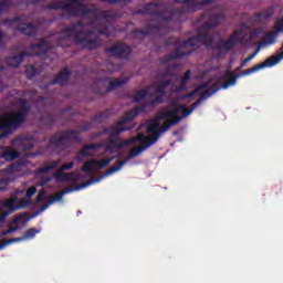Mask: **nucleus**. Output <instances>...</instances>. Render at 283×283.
Masks as SVG:
<instances>
[{"instance_id":"nucleus-1","label":"nucleus","mask_w":283,"mask_h":283,"mask_svg":"<svg viewBox=\"0 0 283 283\" xmlns=\"http://www.w3.org/2000/svg\"><path fill=\"white\" fill-rule=\"evenodd\" d=\"M235 85V76L233 73L228 72L224 77H212L207 84L199 86L195 91H190V94L180 93L170 104L159 111L154 119L148 120L142 129H145L146 134H139L135 138L124 140L119 147H127V145H134L136 147L129 154L130 158H136L139 154H143L147 147H151L164 132H167L171 125L180 123L185 116H189L193 108L187 109V103L193 101L196 94L201 98H207L211 94H216L218 90H228Z\"/></svg>"},{"instance_id":"nucleus-2","label":"nucleus","mask_w":283,"mask_h":283,"mask_svg":"<svg viewBox=\"0 0 283 283\" xmlns=\"http://www.w3.org/2000/svg\"><path fill=\"white\" fill-rule=\"evenodd\" d=\"M260 39H263L261 41V43L259 44L256 51L251 54L250 56H248L245 60L242 61L241 65L244 66L247 65V63H249V61H253V59H255V56H258V52H260L261 48H266V45H273V43H275V34L273 33H269V34H264V31H262L261 29H256L254 31L250 32V36L247 38L244 36V32H235L230 40L224 44V48L227 50H229V48H231V45H234V43H238L239 41H260Z\"/></svg>"},{"instance_id":"nucleus-3","label":"nucleus","mask_w":283,"mask_h":283,"mask_svg":"<svg viewBox=\"0 0 283 283\" xmlns=\"http://www.w3.org/2000/svg\"><path fill=\"white\" fill-rule=\"evenodd\" d=\"M25 207H28V203L23 198H19V196H13L7 199L0 209V222H3L13 211L25 209Z\"/></svg>"},{"instance_id":"nucleus-4","label":"nucleus","mask_w":283,"mask_h":283,"mask_svg":"<svg viewBox=\"0 0 283 283\" xmlns=\"http://www.w3.org/2000/svg\"><path fill=\"white\" fill-rule=\"evenodd\" d=\"M25 115L21 113H10L0 116V129L1 127H17L19 123H23Z\"/></svg>"},{"instance_id":"nucleus-5","label":"nucleus","mask_w":283,"mask_h":283,"mask_svg":"<svg viewBox=\"0 0 283 283\" xmlns=\"http://www.w3.org/2000/svg\"><path fill=\"white\" fill-rule=\"evenodd\" d=\"M74 167V163H69L63 165L59 171L55 174V180L57 182H65V180H76V174H65L67 169H72Z\"/></svg>"},{"instance_id":"nucleus-6","label":"nucleus","mask_w":283,"mask_h":283,"mask_svg":"<svg viewBox=\"0 0 283 283\" xmlns=\"http://www.w3.org/2000/svg\"><path fill=\"white\" fill-rule=\"evenodd\" d=\"M111 161H112L111 159L102 160V161L91 160L84 164L82 171L94 174V171H98V169H103V167H106V165H109Z\"/></svg>"},{"instance_id":"nucleus-7","label":"nucleus","mask_w":283,"mask_h":283,"mask_svg":"<svg viewBox=\"0 0 283 283\" xmlns=\"http://www.w3.org/2000/svg\"><path fill=\"white\" fill-rule=\"evenodd\" d=\"M28 224V217L23 214H19L14 217L13 221L11 222L12 229H23Z\"/></svg>"},{"instance_id":"nucleus-8","label":"nucleus","mask_w":283,"mask_h":283,"mask_svg":"<svg viewBox=\"0 0 283 283\" xmlns=\"http://www.w3.org/2000/svg\"><path fill=\"white\" fill-rule=\"evenodd\" d=\"M71 191L72 190H63L60 193L51 196L48 203L42 208V211H45V209H48L50 205H54V202H61V199L63 198V196H65V193H70Z\"/></svg>"},{"instance_id":"nucleus-9","label":"nucleus","mask_w":283,"mask_h":283,"mask_svg":"<svg viewBox=\"0 0 283 283\" xmlns=\"http://www.w3.org/2000/svg\"><path fill=\"white\" fill-rule=\"evenodd\" d=\"M156 92H158V87H156V86H151L144 91H139L137 93V101H140L142 98H147V96H149V94H156Z\"/></svg>"},{"instance_id":"nucleus-10","label":"nucleus","mask_w":283,"mask_h":283,"mask_svg":"<svg viewBox=\"0 0 283 283\" xmlns=\"http://www.w3.org/2000/svg\"><path fill=\"white\" fill-rule=\"evenodd\" d=\"M34 193H36V187H30L27 190V195L25 197H23V201L27 203V207H30L32 205V196H34Z\"/></svg>"},{"instance_id":"nucleus-11","label":"nucleus","mask_w":283,"mask_h":283,"mask_svg":"<svg viewBox=\"0 0 283 283\" xmlns=\"http://www.w3.org/2000/svg\"><path fill=\"white\" fill-rule=\"evenodd\" d=\"M134 117V115H132L130 117H126L124 120L119 122L114 130L113 134H120V132H125L127 128L124 127L125 123H127V120H132V118Z\"/></svg>"},{"instance_id":"nucleus-12","label":"nucleus","mask_w":283,"mask_h":283,"mask_svg":"<svg viewBox=\"0 0 283 283\" xmlns=\"http://www.w3.org/2000/svg\"><path fill=\"white\" fill-rule=\"evenodd\" d=\"M17 171H19V166H13L11 168H9L8 170L2 172V176L4 178H9L10 180H12V178H14V176H19V174H17Z\"/></svg>"},{"instance_id":"nucleus-13","label":"nucleus","mask_w":283,"mask_h":283,"mask_svg":"<svg viewBox=\"0 0 283 283\" xmlns=\"http://www.w3.org/2000/svg\"><path fill=\"white\" fill-rule=\"evenodd\" d=\"M19 157V153H17V150L14 149H7L3 154H2V158H4V160H14V158Z\"/></svg>"},{"instance_id":"nucleus-14","label":"nucleus","mask_w":283,"mask_h":283,"mask_svg":"<svg viewBox=\"0 0 283 283\" xmlns=\"http://www.w3.org/2000/svg\"><path fill=\"white\" fill-rule=\"evenodd\" d=\"M36 233H41V230L31 229V230L27 231V233L24 234L22 240H32V238H34V235H36Z\"/></svg>"},{"instance_id":"nucleus-15","label":"nucleus","mask_w":283,"mask_h":283,"mask_svg":"<svg viewBox=\"0 0 283 283\" xmlns=\"http://www.w3.org/2000/svg\"><path fill=\"white\" fill-rule=\"evenodd\" d=\"M123 165H125V161L119 163L116 167L111 168L107 172L106 176H112V174H116V171H120L123 168Z\"/></svg>"},{"instance_id":"nucleus-16","label":"nucleus","mask_w":283,"mask_h":283,"mask_svg":"<svg viewBox=\"0 0 283 283\" xmlns=\"http://www.w3.org/2000/svg\"><path fill=\"white\" fill-rule=\"evenodd\" d=\"M55 167H59V161H51L46 167L42 168V174L50 171V169H55Z\"/></svg>"},{"instance_id":"nucleus-17","label":"nucleus","mask_w":283,"mask_h":283,"mask_svg":"<svg viewBox=\"0 0 283 283\" xmlns=\"http://www.w3.org/2000/svg\"><path fill=\"white\" fill-rule=\"evenodd\" d=\"M275 32H276V34L279 32H283V18L281 20H277V22L275 24Z\"/></svg>"},{"instance_id":"nucleus-18","label":"nucleus","mask_w":283,"mask_h":283,"mask_svg":"<svg viewBox=\"0 0 283 283\" xmlns=\"http://www.w3.org/2000/svg\"><path fill=\"white\" fill-rule=\"evenodd\" d=\"M220 23V20L218 18H212L210 22L207 24V28H216Z\"/></svg>"},{"instance_id":"nucleus-19","label":"nucleus","mask_w":283,"mask_h":283,"mask_svg":"<svg viewBox=\"0 0 283 283\" xmlns=\"http://www.w3.org/2000/svg\"><path fill=\"white\" fill-rule=\"evenodd\" d=\"M45 196H48V190L43 189L40 195L36 198V202H41V200H43V198H45Z\"/></svg>"},{"instance_id":"nucleus-20","label":"nucleus","mask_w":283,"mask_h":283,"mask_svg":"<svg viewBox=\"0 0 283 283\" xmlns=\"http://www.w3.org/2000/svg\"><path fill=\"white\" fill-rule=\"evenodd\" d=\"M94 181H88L80 187H76L73 189V191H81V189H85V187H90V185H93Z\"/></svg>"},{"instance_id":"nucleus-21","label":"nucleus","mask_w":283,"mask_h":283,"mask_svg":"<svg viewBox=\"0 0 283 283\" xmlns=\"http://www.w3.org/2000/svg\"><path fill=\"white\" fill-rule=\"evenodd\" d=\"M90 149H92V147H86L82 150V156H90Z\"/></svg>"},{"instance_id":"nucleus-22","label":"nucleus","mask_w":283,"mask_h":283,"mask_svg":"<svg viewBox=\"0 0 283 283\" xmlns=\"http://www.w3.org/2000/svg\"><path fill=\"white\" fill-rule=\"evenodd\" d=\"M12 61H19V56L13 57L12 60H8V65H17V63Z\"/></svg>"},{"instance_id":"nucleus-23","label":"nucleus","mask_w":283,"mask_h":283,"mask_svg":"<svg viewBox=\"0 0 283 283\" xmlns=\"http://www.w3.org/2000/svg\"><path fill=\"white\" fill-rule=\"evenodd\" d=\"M189 71L186 73L185 77L182 78V83H185L189 78Z\"/></svg>"},{"instance_id":"nucleus-24","label":"nucleus","mask_w":283,"mask_h":283,"mask_svg":"<svg viewBox=\"0 0 283 283\" xmlns=\"http://www.w3.org/2000/svg\"><path fill=\"white\" fill-rule=\"evenodd\" d=\"M165 88H166V90H171V84H167V85L165 86Z\"/></svg>"},{"instance_id":"nucleus-25","label":"nucleus","mask_w":283,"mask_h":283,"mask_svg":"<svg viewBox=\"0 0 283 283\" xmlns=\"http://www.w3.org/2000/svg\"><path fill=\"white\" fill-rule=\"evenodd\" d=\"M180 90H182V87H180V88H175L174 92H180Z\"/></svg>"},{"instance_id":"nucleus-26","label":"nucleus","mask_w":283,"mask_h":283,"mask_svg":"<svg viewBox=\"0 0 283 283\" xmlns=\"http://www.w3.org/2000/svg\"><path fill=\"white\" fill-rule=\"evenodd\" d=\"M115 85H120V82H115Z\"/></svg>"},{"instance_id":"nucleus-27","label":"nucleus","mask_w":283,"mask_h":283,"mask_svg":"<svg viewBox=\"0 0 283 283\" xmlns=\"http://www.w3.org/2000/svg\"><path fill=\"white\" fill-rule=\"evenodd\" d=\"M19 241H21V239H15V240H14V242H19Z\"/></svg>"},{"instance_id":"nucleus-28","label":"nucleus","mask_w":283,"mask_h":283,"mask_svg":"<svg viewBox=\"0 0 283 283\" xmlns=\"http://www.w3.org/2000/svg\"><path fill=\"white\" fill-rule=\"evenodd\" d=\"M2 182H6V180H0V185H1Z\"/></svg>"},{"instance_id":"nucleus-29","label":"nucleus","mask_w":283,"mask_h":283,"mask_svg":"<svg viewBox=\"0 0 283 283\" xmlns=\"http://www.w3.org/2000/svg\"><path fill=\"white\" fill-rule=\"evenodd\" d=\"M15 145H19V140H15Z\"/></svg>"},{"instance_id":"nucleus-30","label":"nucleus","mask_w":283,"mask_h":283,"mask_svg":"<svg viewBox=\"0 0 283 283\" xmlns=\"http://www.w3.org/2000/svg\"><path fill=\"white\" fill-rule=\"evenodd\" d=\"M0 249H3V245H0Z\"/></svg>"},{"instance_id":"nucleus-31","label":"nucleus","mask_w":283,"mask_h":283,"mask_svg":"<svg viewBox=\"0 0 283 283\" xmlns=\"http://www.w3.org/2000/svg\"><path fill=\"white\" fill-rule=\"evenodd\" d=\"M4 187L2 186V187H0V189H3Z\"/></svg>"},{"instance_id":"nucleus-32","label":"nucleus","mask_w":283,"mask_h":283,"mask_svg":"<svg viewBox=\"0 0 283 283\" xmlns=\"http://www.w3.org/2000/svg\"><path fill=\"white\" fill-rule=\"evenodd\" d=\"M159 92H165V91L161 90V91H159Z\"/></svg>"}]
</instances>
